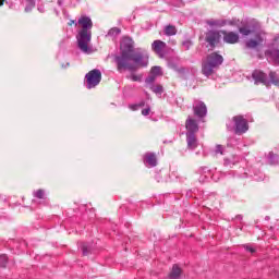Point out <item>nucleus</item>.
<instances>
[{"label":"nucleus","mask_w":279,"mask_h":279,"mask_svg":"<svg viewBox=\"0 0 279 279\" xmlns=\"http://www.w3.org/2000/svg\"><path fill=\"white\" fill-rule=\"evenodd\" d=\"M114 62L119 73L123 71H138L149 64V54L143 52H136L134 54H124L120 52V56H116Z\"/></svg>","instance_id":"f257e3e1"},{"label":"nucleus","mask_w":279,"mask_h":279,"mask_svg":"<svg viewBox=\"0 0 279 279\" xmlns=\"http://www.w3.org/2000/svg\"><path fill=\"white\" fill-rule=\"evenodd\" d=\"M75 27H78L76 40L77 47L83 53H93V46H90V40H93V20L89 16L81 15L75 23Z\"/></svg>","instance_id":"f03ea898"},{"label":"nucleus","mask_w":279,"mask_h":279,"mask_svg":"<svg viewBox=\"0 0 279 279\" xmlns=\"http://www.w3.org/2000/svg\"><path fill=\"white\" fill-rule=\"evenodd\" d=\"M223 64V57L217 52L207 56L206 60L202 63V73L206 77H210Z\"/></svg>","instance_id":"7ed1b4c3"},{"label":"nucleus","mask_w":279,"mask_h":279,"mask_svg":"<svg viewBox=\"0 0 279 279\" xmlns=\"http://www.w3.org/2000/svg\"><path fill=\"white\" fill-rule=\"evenodd\" d=\"M101 82V71L98 69H94L89 71L85 75V86L90 90V88H95L96 86H99Z\"/></svg>","instance_id":"20e7f679"},{"label":"nucleus","mask_w":279,"mask_h":279,"mask_svg":"<svg viewBox=\"0 0 279 279\" xmlns=\"http://www.w3.org/2000/svg\"><path fill=\"white\" fill-rule=\"evenodd\" d=\"M234 123V128L227 125L228 130L232 131L234 130L235 134H245L247 130H250V126L247 125V120L243 118V116H235L232 119Z\"/></svg>","instance_id":"39448f33"},{"label":"nucleus","mask_w":279,"mask_h":279,"mask_svg":"<svg viewBox=\"0 0 279 279\" xmlns=\"http://www.w3.org/2000/svg\"><path fill=\"white\" fill-rule=\"evenodd\" d=\"M120 53L124 56H134V39L131 37H122L120 41Z\"/></svg>","instance_id":"423d86ee"},{"label":"nucleus","mask_w":279,"mask_h":279,"mask_svg":"<svg viewBox=\"0 0 279 279\" xmlns=\"http://www.w3.org/2000/svg\"><path fill=\"white\" fill-rule=\"evenodd\" d=\"M205 40L208 43L209 47H217L221 40V31H208Z\"/></svg>","instance_id":"0eeeda50"},{"label":"nucleus","mask_w":279,"mask_h":279,"mask_svg":"<svg viewBox=\"0 0 279 279\" xmlns=\"http://www.w3.org/2000/svg\"><path fill=\"white\" fill-rule=\"evenodd\" d=\"M193 110H194V114L199 119H204V117H206L208 112V109L206 108V104H204V101H201V100H194Z\"/></svg>","instance_id":"6e6552de"},{"label":"nucleus","mask_w":279,"mask_h":279,"mask_svg":"<svg viewBox=\"0 0 279 279\" xmlns=\"http://www.w3.org/2000/svg\"><path fill=\"white\" fill-rule=\"evenodd\" d=\"M167 49V43L162 40H155L151 44V50L160 58H165V50Z\"/></svg>","instance_id":"1a4fd4ad"},{"label":"nucleus","mask_w":279,"mask_h":279,"mask_svg":"<svg viewBox=\"0 0 279 279\" xmlns=\"http://www.w3.org/2000/svg\"><path fill=\"white\" fill-rule=\"evenodd\" d=\"M185 128L187 131L186 134H197V132H199V125L197 124V121L191 116L187 117L185 121Z\"/></svg>","instance_id":"9d476101"},{"label":"nucleus","mask_w":279,"mask_h":279,"mask_svg":"<svg viewBox=\"0 0 279 279\" xmlns=\"http://www.w3.org/2000/svg\"><path fill=\"white\" fill-rule=\"evenodd\" d=\"M220 33L223 36L225 43L228 45H236L239 43V35L234 32H228V31H220Z\"/></svg>","instance_id":"9b49d317"},{"label":"nucleus","mask_w":279,"mask_h":279,"mask_svg":"<svg viewBox=\"0 0 279 279\" xmlns=\"http://www.w3.org/2000/svg\"><path fill=\"white\" fill-rule=\"evenodd\" d=\"M252 77L255 84H267V74L263 73L260 70H255Z\"/></svg>","instance_id":"f8f14e48"},{"label":"nucleus","mask_w":279,"mask_h":279,"mask_svg":"<svg viewBox=\"0 0 279 279\" xmlns=\"http://www.w3.org/2000/svg\"><path fill=\"white\" fill-rule=\"evenodd\" d=\"M266 57L271 64L279 65V50L278 49H272L266 51Z\"/></svg>","instance_id":"ddd939ff"},{"label":"nucleus","mask_w":279,"mask_h":279,"mask_svg":"<svg viewBox=\"0 0 279 279\" xmlns=\"http://www.w3.org/2000/svg\"><path fill=\"white\" fill-rule=\"evenodd\" d=\"M187 149H196L198 142L195 133H186Z\"/></svg>","instance_id":"4468645a"},{"label":"nucleus","mask_w":279,"mask_h":279,"mask_svg":"<svg viewBox=\"0 0 279 279\" xmlns=\"http://www.w3.org/2000/svg\"><path fill=\"white\" fill-rule=\"evenodd\" d=\"M144 162L148 167H156L158 165V159L154 153H146L144 156Z\"/></svg>","instance_id":"2eb2a0df"},{"label":"nucleus","mask_w":279,"mask_h":279,"mask_svg":"<svg viewBox=\"0 0 279 279\" xmlns=\"http://www.w3.org/2000/svg\"><path fill=\"white\" fill-rule=\"evenodd\" d=\"M258 45H263V37L260 35H256L254 39H250L248 41H246V47L248 49H256Z\"/></svg>","instance_id":"dca6fc26"},{"label":"nucleus","mask_w":279,"mask_h":279,"mask_svg":"<svg viewBox=\"0 0 279 279\" xmlns=\"http://www.w3.org/2000/svg\"><path fill=\"white\" fill-rule=\"evenodd\" d=\"M206 24L209 25V27H225V25H228V21L226 20H207Z\"/></svg>","instance_id":"f3484780"},{"label":"nucleus","mask_w":279,"mask_h":279,"mask_svg":"<svg viewBox=\"0 0 279 279\" xmlns=\"http://www.w3.org/2000/svg\"><path fill=\"white\" fill-rule=\"evenodd\" d=\"M182 276V268L178 265H173L172 270L169 274V279H180Z\"/></svg>","instance_id":"a211bd4d"},{"label":"nucleus","mask_w":279,"mask_h":279,"mask_svg":"<svg viewBox=\"0 0 279 279\" xmlns=\"http://www.w3.org/2000/svg\"><path fill=\"white\" fill-rule=\"evenodd\" d=\"M166 36H175L178 34V28L174 25H167L163 29Z\"/></svg>","instance_id":"6ab92c4d"},{"label":"nucleus","mask_w":279,"mask_h":279,"mask_svg":"<svg viewBox=\"0 0 279 279\" xmlns=\"http://www.w3.org/2000/svg\"><path fill=\"white\" fill-rule=\"evenodd\" d=\"M239 32L240 34H242V36H250V34H252L254 29H252V26L250 25H244L239 28Z\"/></svg>","instance_id":"aec40b11"},{"label":"nucleus","mask_w":279,"mask_h":279,"mask_svg":"<svg viewBox=\"0 0 279 279\" xmlns=\"http://www.w3.org/2000/svg\"><path fill=\"white\" fill-rule=\"evenodd\" d=\"M150 90H153V93H155L156 95H162L163 93V88L162 85H150Z\"/></svg>","instance_id":"412c9836"},{"label":"nucleus","mask_w":279,"mask_h":279,"mask_svg":"<svg viewBox=\"0 0 279 279\" xmlns=\"http://www.w3.org/2000/svg\"><path fill=\"white\" fill-rule=\"evenodd\" d=\"M150 74L154 75L155 77H158L162 75V68L160 66H153L150 70Z\"/></svg>","instance_id":"4be33fe9"},{"label":"nucleus","mask_w":279,"mask_h":279,"mask_svg":"<svg viewBox=\"0 0 279 279\" xmlns=\"http://www.w3.org/2000/svg\"><path fill=\"white\" fill-rule=\"evenodd\" d=\"M270 81L275 84V86H279V76L276 72L269 73Z\"/></svg>","instance_id":"5701e85b"},{"label":"nucleus","mask_w":279,"mask_h":279,"mask_svg":"<svg viewBox=\"0 0 279 279\" xmlns=\"http://www.w3.org/2000/svg\"><path fill=\"white\" fill-rule=\"evenodd\" d=\"M34 197H37V199H45V191L44 190H37L34 192Z\"/></svg>","instance_id":"b1692460"},{"label":"nucleus","mask_w":279,"mask_h":279,"mask_svg":"<svg viewBox=\"0 0 279 279\" xmlns=\"http://www.w3.org/2000/svg\"><path fill=\"white\" fill-rule=\"evenodd\" d=\"M121 34V29L119 27H113L108 32V36H119Z\"/></svg>","instance_id":"393cba45"},{"label":"nucleus","mask_w":279,"mask_h":279,"mask_svg":"<svg viewBox=\"0 0 279 279\" xmlns=\"http://www.w3.org/2000/svg\"><path fill=\"white\" fill-rule=\"evenodd\" d=\"M129 80H132V82H141V80H143V75L132 73Z\"/></svg>","instance_id":"a878e982"},{"label":"nucleus","mask_w":279,"mask_h":279,"mask_svg":"<svg viewBox=\"0 0 279 279\" xmlns=\"http://www.w3.org/2000/svg\"><path fill=\"white\" fill-rule=\"evenodd\" d=\"M5 265H8V256L0 255V267H5Z\"/></svg>","instance_id":"bb28decb"},{"label":"nucleus","mask_w":279,"mask_h":279,"mask_svg":"<svg viewBox=\"0 0 279 279\" xmlns=\"http://www.w3.org/2000/svg\"><path fill=\"white\" fill-rule=\"evenodd\" d=\"M156 77L154 74H149V76L145 80L146 84H151L153 82H156Z\"/></svg>","instance_id":"cd10ccee"},{"label":"nucleus","mask_w":279,"mask_h":279,"mask_svg":"<svg viewBox=\"0 0 279 279\" xmlns=\"http://www.w3.org/2000/svg\"><path fill=\"white\" fill-rule=\"evenodd\" d=\"M215 154H220L221 156H223V146L217 145L215 149Z\"/></svg>","instance_id":"c85d7f7f"},{"label":"nucleus","mask_w":279,"mask_h":279,"mask_svg":"<svg viewBox=\"0 0 279 279\" xmlns=\"http://www.w3.org/2000/svg\"><path fill=\"white\" fill-rule=\"evenodd\" d=\"M150 111H151V109H149V108L143 109V110H142L143 117H148V114H149Z\"/></svg>","instance_id":"c756f323"},{"label":"nucleus","mask_w":279,"mask_h":279,"mask_svg":"<svg viewBox=\"0 0 279 279\" xmlns=\"http://www.w3.org/2000/svg\"><path fill=\"white\" fill-rule=\"evenodd\" d=\"M183 47L185 48L186 51H189V49H191V41H184Z\"/></svg>","instance_id":"7c9ffc66"},{"label":"nucleus","mask_w":279,"mask_h":279,"mask_svg":"<svg viewBox=\"0 0 279 279\" xmlns=\"http://www.w3.org/2000/svg\"><path fill=\"white\" fill-rule=\"evenodd\" d=\"M246 251L250 252L251 254H254V252H256V248L250 246V245H246L245 246Z\"/></svg>","instance_id":"2f4dec72"},{"label":"nucleus","mask_w":279,"mask_h":279,"mask_svg":"<svg viewBox=\"0 0 279 279\" xmlns=\"http://www.w3.org/2000/svg\"><path fill=\"white\" fill-rule=\"evenodd\" d=\"M28 5H31V8H34V5L36 4V2L34 0H27Z\"/></svg>","instance_id":"473e14b6"},{"label":"nucleus","mask_w":279,"mask_h":279,"mask_svg":"<svg viewBox=\"0 0 279 279\" xmlns=\"http://www.w3.org/2000/svg\"><path fill=\"white\" fill-rule=\"evenodd\" d=\"M131 110H138V105H132L130 106Z\"/></svg>","instance_id":"72a5a7b5"},{"label":"nucleus","mask_w":279,"mask_h":279,"mask_svg":"<svg viewBox=\"0 0 279 279\" xmlns=\"http://www.w3.org/2000/svg\"><path fill=\"white\" fill-rule=\"evenodd\" d=\"M75 23H77L75 20H72L68 23V25H75Z\"/></svg>","instance_id":"f704fd0d"},{"label":"nucleus","mask_w":279,"mask_h":279,"mask_svg":"<svg viewBox=\"0 0 279 279\" xmlns=\"http://www.w3.org/2000/svg\"><path fill=\"white\" fill-rule=\"evenodd\" d=\"M83 254L86 256L88 252L86 251V247L83 246Z\"/></svg>","instance_id":"c9c22d12"},{"label":"nucleus","mask_w":279,"mask_h":279,"mask_svg":"<svg viewBox=\"0 0 279 279\" xmlns=\"http://www.w3.org/2000/svg\"><path fill=\"white\" fill-rule=\"evenodd\" d=\"M3 3H5V0H0V8L3 5Z\"/></svg>","instance_id":"e433bc0d"},{"label":"nucleus","mask_w":279,"mask_h":279,"mask_svg":"<svg viewBox=\"0 0 279 279\" xmlns=\"http://www.w3.org/2000/svg\"><path fill=\"white\" fill-rule=\"evenodd\" d=\"M269 158H274V153H269Z\"/></svg>","instance_id":"4c0bfd02"},{"label":"nucleus","mask_w":279,"mask_h":279,"mask_svg":"<svg viewBox=\"0 0 279 279\" xmlns=\"http://www.w3.org/2000/svg\"><path fill=\"white\" fill-rule=\"evenodd\" d=\"M25 11H26V12H29V7H26V8H25Z\"/></svg>","instance_id":"58836bf2"},{"label":"nucleus","mask_w":279,"mask_h":279,"mask_svg":"<svg viewBox=\"0 0 279 279\" xmlns=\"http://www.w3.org/2000/svg\"><path fill=\"white\" fill-rule=\"evenodd\" d=\"M58 3H59V5H61V4H62V2H61L60 0L58 1Z\"/></svg>","instance_id":"ea45409f"},{"label":"nucleus","mask_w":279,"mask_h":279,"mask_svg":"<svg viewBox=\"0 0 279 279\" xmlns=\"http://www.w3.org/2000/svg\"><path fill=\"white\" fill-rule=\"evenodd\" d=\"M140 106H145V104H144V102H142Z\"/></svg>","instance_id":"a19ab883"}]
</instances>
